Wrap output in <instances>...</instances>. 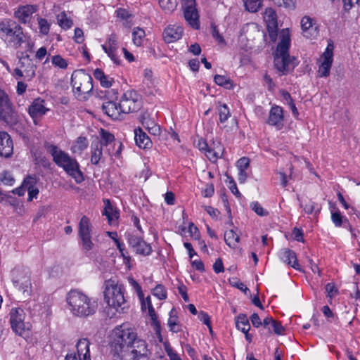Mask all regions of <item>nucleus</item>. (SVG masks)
<instances>
[{"mask_svg":"<svg viewBox=\"0 0 360 360\" xmlns=\"http://www.w3.org/2000/svg\"><path fill=\"white\" fill-rule=\"evenodd\" d=\"M124 286L113 279L105 282L104 299L109 307L117 311H123L126 307L124 296Z\"/></svg>","mask_w":360,"mask_h":360,"instance_id":"nucleus-6","label":"nucleus"},{"mask_svg":"<svg viewBox=\"0 0 360 360\" xmlns=\"http://www.w3.org/2000/svg\"><path fill=\"white\" fill-rule=\"evenodd\" d=\"M145 35L146 34L143 30L139 27L134 28L132 32L133 43L136 46H140L142 44V41L145 37Z\"/></svg>","mask_w":360,"mask_h":360,"instance_id":"nucleus-42","label":"nucleus"},{"mask_svg":"<svg viewBox=\"0 0 360 360\" xmlns=\"http://www.w3.org/2000/svg\"><path fill=\"white\" fill-rule=\"evenodd\" d=\"M326 290L328 293V296L330 298L338 292V289L333 283H328L326 286Z\"/></svg>","mask_w":360,"mask_h":360,"instance_id":"nucleus-62","label":"nucleus"},{"mask_svg":"<svg viewBox=\"0 0 360 360\" xmlns=\"http://www.w3.org/2000/svg\"><path fill=\"white\" fill-rule=\"evenodd\" d=\"M0 33L6 44L14 49H18L25 42L26 36L22 27L11 19L6 18L0 22Z\"/></svg>","mask_w":360,"mask_h":360,"instance_id":"nucleus-5","label":"nucleus"},{"mask_svg":"<svg viewBox=\"0 0 360 360\" xmlns=\"http://www.w3.org/2000/svg\"><path fill=\"white\" fill-rule=\"evenodd\" d=\"M217 110L221 123L225 122L231 116L229 109L226 104L219 103Z\"/></svg>","mask_w":360,"mask_h":360,"instance_id":"nucleus-39","label":"nucleus"},{"mask_svg":"<svg viewBox=\"0 0 360 360\" xmlns=\"http://www.w3.org/2000/svg\"><path fill=\"white\" fill-rule=\"evenodd\" d=\"M264 20L267 25L269 37L272 41H275L278 34V23L274 10L271 8H266L264 13Z\"/></svg>","mask_w":360,"mask_h":360,"instance_id":"nucleus-18","label":"nucleus"},{"mask_svg":"<svg viewBox=\"0 0 360 360\" xmlns=\"http://www.w3.org/2000/svg\"><path fill=\"white\" fill-rule=\"evenodd\" d=\"M236 325L238 330L243 333L248 332L250 329L248 319L245 314H239L236 320Z\"/></svg>","mask_w":360,"mask_h":360,"instance_id":"nucleus-35","label":"nucleus"},{"mask_svg":"<svg viewBox=\"0 0 360 360\" xmlns=\"http://www.w3.org/2000/svg\"><path fill=\"white\" fill-rule=\"evenodd\" d=\"M331 219L336 226H340L342 223V217L340 212H333L331 213Z\"/></svg>","mask_w":360,"mask_h":360,"instance_id":"nucleus-58","label":"nucleus"},{"mask_svg":"<svg viewBox=\"0 0 360 360\" xmlns=\"http://www.w3.org/2000/svg\"><path fill=\"white\" fill-rule=\"evenodd\" d=\"M198 319L204 324L207 325V326H210V323H211L209 315L207 313H205V311H200V313L198 314Z\"/></svg>","mask_w":360,"mask_h":360,"instance_id":"nucleus-64","label":"nucleus"},{"mask_svg":"<svg viewBox=\"0 0 360 360\" xmlns=\"http://www.w3.org/2000/svg\"><path fill=\"white\" fill-rule=\"evenodd\" d=\"M177 325V316H176V311L172 309L169 312V318L168 319V326L171 331L176 333L178 330L175 329Z\"/></svg>","mask_w":360,"mask_h":360,"instance_id":"nucleus-47","label":"nucleus"},{"mask_svg":"<svg viewBox=\"0 0 360 360\" xmlns=\"http://www.w3.org/2000/svg\"><path fill=\"white\" fill-rule=\"evenodd\" d=\"M119 104L122 110V113L136 112L141 106V96L136 91H127L122 96Z\"/></svg>","mask_w":360,"mask_h":360,"instance_id":"nucleus-10","label":"nucleus"},{"mask_svg":"<svg viewBox=\"0 0 360 360\" xmlns=\"http://www.w3.org/2000/svg\"><path fill=\"white\" fill-rule=\"evenodd\" d=\"M37 21L39 32L43 35H47L50 30V23L47 21V20L42 18H38Z\"/></svg>","mask_w":360,"mask_h":360,"instance_id":"nucleus-45","label":"nucleus"},{"mask_svg":"<svg viewBox=\"0 0 360 360\" xmlns=\"http://www.w3.org/2000/svg\"><path fill=\"white\" fill-rule=\"evenodd\" d=\"M88 146V141L87 139L85 137H79L76 143L74 146L72 147V150L74 153L78 152V151H82L84 149H86Z\"/></svg>","mask_w":360,"mask_h":360,"instance_id":"nucleus-43","label":"nucleus"},{"mask_svg":"<svg viewBox=\"0 0 360 360\" xmlns=\"http://www.w3.org/2000/svg\"><path fill=\"white\" fill-rule=\"evenodd\" d=\"M301 27L303 36L307 39H314L319 34L318 27L313 23V19L304 16L301 20Z\"/></svg>","mask_w":360,"mask_h":360,"instance_id":"nucleus-20","label":"nucleus"},{"mask_svg":"<svg viewBox=\"0 0 360 360\" xmlns=\"http://www.w3.org/2000/svg\"><path fill=\"white\" fill-rule=\"evenodd\" d=\"M58 25L63 30H68L73 25L72 19L68 17L65 12H61L57 15Z\"/></svg>","mask_w":360,"mask_h":360,"instance_id":"nucleus-34","label":"nucleus"},{"mask_svg":"<svg viewBox=\"0 0 360 360\" xmlns=\"http://www.w3.org/2000/svg\"><path fill=\"white\" fill-rule=\"evenodd\" d=\"M271 327L274 333L276 335H282L285 330L281 323L276 321V320H274V321L271 323Z\"/></svg>","mask_w":360,"mask_h":360,"instance_id":"nucleus-57","label":"nucleus"},{"mask_svg":"<svg viewBox=\"0 0 360 360\" xmlns=\"http://www.w3.org/2000/svg\"><path fill=\"white\" fill-rule=\"evenodd\" d=\"M243 32L244 33V36L246 38L250 37V34H256L257 35L259 36V30L257 29V26H255L254 24L251 25H247L243 28Z\"/></svg>","mask_w":360,"mask_h":360,"instance_id":"nucleus-48","label":"nucleus"},{"mask_svg":"<svg viewBox=\"0 0 360 360\" xmlns=\"http://www.w3.org/2000/svg\"><path fill=\"white\" fill-rule=\"evenodd\" d=\"M91 150V162L93 165H98L103 156V142L99 141L92 142Z\"/></svg>","mask_w":360,"mask_h":360,"instance_id":"nucleus-27","label":"nucleus"},{"mask_svg":"<svg viewBox=\"0 0 360 360\" xmlns=\"http://www.w3.org/2000/svg\"><path fill=\"white\" fill-rule=\"evenodd\" d=\"M229 281L232 286L237 288L238 289L240 290L245 293H246V292L249 290V289L243 283L239 281L236 278L229 279Z\"/></svg>","mask_w":360,"mask_h":360,"instance_id":"nucleus-55","label":"nucleus"},{"mask_svg":"<svg viewBox=\"0 0 360 360\" xmlns=\"http://www.w3.org/2000/svg\"><path fill=\"white\" fill-rule=\"evenodd\" d=\"M37 179L35 176H27L22 182V186L25 187L26 190H30V188H35V185L37 184Z\"/></svg>","mask_w":360,"mask_h":360,"instance_id":"nucleus-50","label":"nucleus"},{"mask_svg":"<svg viewBox=\"0 0 360 360\" xmlns=\"http://www.w3.org/2000/svg\"><path fill=\"white\" fill-rule=\"evenodd\" d=\"M222 148L220 146L214 149H210L209 148L205 151L207 158L212 162L217 160V159L222 155Z\"/></svg>","mask_w":360,"mask_h":360,"instance_id":"nucleus-41","label":"nucleus"},{"mask_svg":"<svg viewBox=\"0 0 360 360\" xmlns=\"http://www.w3.org/2000/svg\"><path fill=\"white\" fill-rule=\"evenodd\" d=\"M283 110L278 105H274L269 111V115L267 119V124L275 127L277 129H281L283 126Z\"/></svg>","mask_w":360,"mask_h":360,"instance_id":"nucleus-19","label":"nucleus"},{"mask_svg":"<svg viewBox=\"0 0 360 360\" xmlns=\"http://www.w3.org/2000/svg\"><path fill=\"white\" fill-rule=\"evenodd\" d=\"M10 323L13 330L19 335H22L25 330L29 329V323H25V314L21 308H13L10 311Z\"/></svg>","mask_w":360,"mask_h":360,"instance_id":"nucleus-11","label":"nucleus"},{"mask_svg":"<svg viewBox=\"0 0 360 360\" xmlns=\"http://www.w3.org/2000/svg\"><path fill=\"white\" fill-rule=\"evenodd\" d=\"M118 48L117 37L115 34H111L105 44L102 45L103 51L116 65L120 64V56L117 55Z\"/></svg>","mask_w":360,"mask_h":360,"instance_id":"nucleus-16","label":"nucleus"},{"mask_svg":"<svg viewBox=\"0 0 360 360\" xmlns=\"http://www.w3.org/2000/svg\"><path fill=\"white\" fill-rule=\"evenodd\" d=\"M224 240L227 245L235 249L240 243V237L233 229H231L224 233Z\"/></svg>","mask_w":360,"mask_h":360,"instance_id":"nucleus-32","label":"nucleus"},{"mask_svg":"<svg viewBox=\"0 0 360 360\" xmlns=\"http://www.w3.org/2000/svg\"><path fill=\"white\" fill-rule=\"evenodd\" d=\"M183 8L184 18L188 24L193 29H199V15L195 8V1L184 0Z\"/></svg>","mask_w":360,"mask_h":360,"instance_id":"nucleus-13","label":"nucleus"},{"mask_svg":"<svg viewBox=\"0 0 360 360\" xmlns=\"http://www.w3.org/2000/svg\"><path fill=\"white\" fill-rule=\"evenodd\" d=\"M134 139L136 145L141 148H149L152 143L148 136L140 128L134 130Z\"/></svg>","mask_w":360,"mask_h":360,"instance_id":"nucleus-26","label":"nucleus"},{"mask_svg":"<svg viewBox=\"0 0 360 360\" xmlns=\"http://www.w3.org/2000/svg\"><path fill=\"white\" fill-rule=\"evenodd\" d=\"M214 82L219 85L230 89L233 88L232 81L225 75H216L214 77Z\"/></svg>","mask_w":360,"mask_h":360,"instance_id":"nucleus-38","label":"nucleus"},{"mask_svg":"<svg viewBox=\"0 0 360 360\" xmlns=\"http://www.w3.org/2000/svg\"><path fill=\"white\" fill-rule=\"evenodd\" d=\"M101 136L102 138L101 141L103 142V146H107L108 143H111L115 139L113 134L103 129L101 130Z\"/></svg>","mask_w":360,"mask_h":360,"instance_id":"nucleus-53","label":"nucleus"},{"mask_svg":"<svg viewBox=\"0 0 360 360\" xmlns=\"http://www.w3.org/2000/svg\"><path fill=\"white\" fill-rule=\"evenodd\" d=\"M91 224L86 216H83L79 223V237L91 236Z\"/></svg>","mask_w":360,"mask_h":360,"instance_id":"nucleus-30","label":"nucleus"},{"mask_svg":"<svg viewBox=\"0 0 360 360\" xmlns=\"http://www.w3.org/2000/svg\"><path fill=\"white\" fill-rule=\"evenodd\" d=\"M213 269L214 272L217 274L223 272L224 271L223 262L221 258H218L216 259L215 262L213 264Z\"/></svg>","mask_w":360,"mask_h":360,"instance_id":"nucleus-60","label":"nucleus"},{"mask_svg":"<svg viewBox=\"0 0 360 360\" xmlns=\"http://www.w3.org/2000/svg\"><path fill=\"white\" fill-rule=\"evenodd\" d=\"M51 63L56 67L61 69L68 68V62L60 55H56L51 57Z\"/></svg>","mask_w":360,"mask_h":360,"instance_id":"nucleus-44","label":"nucleus"},{"mask_svg":"<svg viewBox=\"0 0 360 360\" xmlns=\"http://www.w3.org/2000/svg\"><path fill=\"white\" fill-rule=\"evenodd\" d=\"M0 119L7 124L14 125L18 122V115L13 109L8 95L0 89Z\"/></svg>","mask_w":360,"mask_h":360,"instance_id":"nucleus-9","label":"nucleus"},{"mask_svg":"<svg viewBox=\"0 0 360 360\" xmlns=\"http://www.w3.org/2000/svg\"><path fill=\"white\" fill-rule=\"evenodd\" d=\"M280 257L283 262L291 266L295 269H300V264L297 262L296 254L292 250L288 248L281 250Z\"/></svg>","mask_w":360,"mask_h":360,"instance_id":"nucleus-25","label":"nucleus"},{"mask_svg":"<svg viewBox=\"0 0 360 360\" xmlns=\"http://www.w3.org/2000/svg\"><path fill=\"white\" fill-rule=\"evenodd\" d=\"M89 345V341L87 339H80L76 345L77 354L75 352L68 354L65 360H91Z\"/></svg>","mask_w":360,"mask_h":360,"instance_id":"nucleus-14","label":"nucleus"},{"mask_svg":"<svg viewBox=\"0 0 360 360\" xmlns=\"http://www.w3.org/2000/svg\"><path fill=\"white\" fill-rule=\"evenodd\" d=\"M13 145L10 135L5 131H0V155L8 158L13 154Z\"/></svg>","mask_w":360,"mask_h":360,"instance_id":"nucleus-22","label":"nucleus"},{"mask_svg":"<svg viewBox=\"0 0 360 360\" xmlns=\"http://www.w3.org/2000/svg\"><path fill=\"white\" fill-rule=\"evenodd\" d=\"M165 351L170 360H181L180 356L169 345H165Z\"/></svg>","mask_w":360,"mask_h":360,"instance_id":"nucleus-59","label":"nucleus"},{"mask_svg":"<svg viewBox=\"0 0 360 360\" xmlns=\"http://www.w3.org/2000/svg\"><path fill=\"white\" fill-rule=\"evenodd\" d=\"M300 207H303L305 213L308 214H314V215H318L321 211V207H318V204L310 199H305L302 201Z\"/></svg>","mask_w":360,"mask_h":360,"instance_id":"nucleus-29","label":"nucleus"},{"mask_svg":"<svg viewBox=\"0 0 360 360\" xmlns=\"http://www.w3.org/2000/svg\"><path fill=\"white\" fill-rule=\"evenodd\" d=\"M280 42L276 47L274 56V66L281 75L287 74L290 69L294 68L292 60L289 54L290 46V37L288 29H283L280 32Z\"/></svg>","mask_w":360,"mask_h":360,"instance_id":"nucleus-4","label":"nucleus"},{"mask_svg":"<svg viewBox=\"0 0 360 360\" xmlns=\"http://www.w3.org/2000/svg\"><path fill=\"white\" fill-rule=\"evenodd\" d=\"M214 188L213 184H207L205 188L202 191V195L205 198H210L213 195Z\"/></svg>","mask_w":360,"mask_h":360,"instance_id":"nucleus-61","label":"nucleus"},{"mask_svg":"<svg viewBox=\"0 0 360 360\" xmlns=\"http://www.w3.org/2000/svg\"><path fill=\"white\" fill-rule=\"evenodd\" d=\"M148 315L153 321L157 335L160 336V322L157 320V315L155 314V309L152 304L150 303H148Z\"/></svg>","mask_w":360,"mask_h":360,"instance_id":"nucleus-40","label":"nucleus"},{"mask_svg":"<svg viewBox=\"0 0 360 360\" xmlns=\"http://www.w3.org/2000/svg\"><path fill=\"white\" fill-rule=\"evenodd\" d=\"M153 295L157 297L159 300H165L167 298V291L162 285H158L153 289Z\"/></svg>","mask_w":360,"mask_h":360,"instance_id":"nucleus-49","label":"nucleus"},{"mask_svg":"<svg viewBox=\"0 0 360 360\" xmlns=\"http://www.w3.org/2000/svg\"><path fill=\"white\" fill-rule=\"evenodd\" d=\"M128 281L131 286L136 292L139 299L143 300V293L141 287L139 285V284L132 277H129L128 278Z\"/></svg>","mask_w":360,"mask_h":360,"instance_id":"nucleus-54","label":"nucleus"},{"mask_svg":"<svg viewBox=\"0 0 360 360\" xmlns=\"http://www.w3.org/2000/svg\"><path fill=\"white\" fill-rule=\"evenodd\" d=\"M48 110L44 105V101L39 98L34 99L28 108L29 114L33 119L41 117Z\"/></svg>","mask_w":360,"mask_h":360,"instance_id":"nucleus-24","label":"nucleus"},{"mask_svg":"<svg viewBox=\"0 0 360 360\" xmlns=\"http://www.w3.org/2000/svg\"><path fill=\"white\" fill-rule=\"evenodd\" d=\"M110 348L114 360H149L146 341L137 338L134 330L125 325L112 330Z\"/></svg>","mask_w":360,"mask_h":360,"instance_id":"nucleus-1","label":"nucleus"},{"mask_svg":"<svg viewBox=\"0 0 360 360\" xmlns=\"http://www.w3.org/2000/svg\"><path fill=\"white\" fill-rule=\"evenodd\" d=\"M161 8L166 13H171L176 10L177 6L176 0H158Z\"/></svg>","mask_w":360,"mask_h":360,"instance_id":"nucleus-37","label":"nucleus"},{"mask_svg":"<svg viewBox=\"0 0 360 360\" xmlns=\"http://www.w3.org/2000/svg\"><path fill=\"white\" fill-rule=\"evenodd\" d=\"M153 72L149 69L144 70V79H143V84L146 85L148 88V89H145L146 93L148 94H153L154 92V83L153 81Z\"/></svg>","mask_w":360,"mask_h":360,"instance_id":"nucleus-33","label":"nucleus"},{"mask_svg":"<svg viewBox=\"0 0 360 360\" xmlns=\"http://www.w3.org/2000/svg\"><path fill=\"white\" fill-rule=\"evenodd\" d=\"M250 165V160L246 157L240 158L237 162V168L238 170H246Z\"/></svg>","mask_w":360,"mask_h":360,"instance_id":"nucleus-56","label":"nucleus"},{"mask_svg":"<svg viewBox=\"0 0 360 360\" xmlns=\"http://www.w3.org/2000/svg\"><path fill=\"white\" fill-rule=\"evenodd\" d=\"M94 76L96 79L99 80L101 85L105 88L110 87L114 82L112 78L105 75L104 72L98 68L94 70Z\"/></svg>","mask_w":360,"mask_h":360,"instance_id":"nucleus-31","label":"nucleus"},{"mask_svg":"<svg viewBox=\"0 0 360 360\" xmlns=\"http://www.w3.org/2000/svg\"><path fill=\"white\" fill-rule=\"evenodd\" d=\"M250 321L254 327L259 328L262 325L259 315L257 313H254L250 316Z\"/></svg>","mask_w":360,"mask_h":360,"instance_id":"nucleus-63","label":"nucleus"},{"mask_svg":"<svg viewBox=\"0 0 360 360\" xmlns=\"http://www.w3.org/2000/svg\"><path fill=\"white\" fill-rule=\"evenodd\" d=\"M251 209L259 216L265 217L269 214V212L264 209L262 206L257 201L250 203Z\"/></svg>","mask_w":360,"mask_h":360,"instance_id":"nucleus-46","label":"nucleus"},{"mask_svg":"<svg viewBox=\"0 0 360 360\" xmlns=\"http://www.w3.org/2000/svg\"><path fill=\"white\" fill-rule=\"evenodd\" d=\"M126 238L129 245L136 254L147 256L151 253L152 248L150 245L144 241L141 236L128 231L126 233Z\"/></svg>","mask_w":360,"mask_h":360,"instance_id":"nucleus-12","label":"nucleus"},{"mask_svg":"<svg viewBox=\"0 0 360 360\" xmlns=\"http://www.w3.org/2000/svg\"><path fill=\"white\" fill-rule=\"evenodd\" d=\"M245 10L256 13L262 6L263 0H243Z\"/></svg>","mask_w":360,"mask_h":360,"instance_id":"nucleus-36","label":"nucleus"},{"mask_svg":"<svg viewBox=\"0 0 360 360\" xmlns=\"http://www.w3.org/2000/svg\"><path fill=\"white\" fill-rule=\"evenodd\" d=\"M38 11V6L27 4L20 6L14 12V17L22 24L29 23L32 15Z\"/></svg>","mask_w":360,"mask_h":360,"instance_id":"nucleus-17","label":"nucleus"},{"mask_svg":"<svg viewBox=\"0 0 360 360\" xmlns=\"http://www.w3.org/2000/svg\"><path fill=\"white\" fill-rule=\"evenodd\" d=\"M333 44H328L325 51L321 56V62L318 70V75L320 77H326L330 75V70L333 60Z\"/></svg>","mask_w":360,"mask_h":360,"instance_id":"nucleus-15","label":"nucleus"},{"mask_svg":"<svg viewBox=\"0 0 360 360\" xmlns=\"http://www.w3.org/2000/svg\"><path fill=\"white\" fill-rule=\"evenodd\" d=\"M82 240V249L85 251H89L93 249L94 243L91 241V236L79 237Z\"/></svg>","mask_w":360,"mask_h":360,"instance_id":"nucleus-52","label":"nucleus"},{"mask_svg":"<svg viewBox=\"0 0 360 360\" xmlns=\"http://www.w3.org/2000/svg\"><path fill=\"white\" fill-rule=\"evenodd\" d=\"M66 301L72 315L80 318L94 314L98 308L96 300L78 290H71L67 294Z\"/></svg>","mask_w":360,"mask_h":360,"instance_id":"nucleus-2","label":"nucleus"},{"mask_svg":"<svg viewBox=\"0 0 360 360\" xmlns=\"http://www.w3.org/2000/svg\"><path fill=\"white\" fill-rule=\"evenodd\" d=\"M104 211L103 214L106 216L108 222L111 224L113 221L117 220L119 217V212L110 203L109 200H104Z\"/></svg>","mask_w":360,"mask_h":360,"instance_id":"nucleus-28","label":"nucleus"},{"mask_svg":"<svg viewBox=\"0 0 360 360\" xmlns=\"http://www.w3.org/2000/svg\"><path fill=\"white\" fill-rule=\"evenodd\" d=\"M47 150L51 155L56 165L63 168L77 183H81L84 181L83 174L79 169V165L76 159L72 158L68 153L54 145L48 146Z\"/></svg>","mask_w":360,"mask_h":360,"instance_id":"nucleus-3","label":"nucleus"},{"mask_svg":"<svg viewBox=\"0 0 360 360\" xmlns=\"http://www.w3.org/2000/svg\"><path fill=\"white\" fill-rule=\"evenodd\" d=\"M182 34V27L177 25H170L165 29L163 39L167 43H172L181 39Z\"/></svg>","mask_w":360,"mask_h":360,"instance_id":"nucleus-21","label":"nucleus"},{"mask_svg":"<svg viewBox=\"0 0 360 360\" xmlns=\"http://www.w3.org/2000/svg\"><path fill=\"white\" fill-rule=\"evenodd\" d=\"M102 110L108 117L112 120H118L120 118L122 110L120 104L112 101H105L102 104Z\"/></svg>","mask_w":360,"mask_h":360,"instance_id":"nucleus-23","label":"nucleus"},{"mask_svg":"<svg viewBox=\"0 0 360 360\" xmlns=\"http://www.w3.org/2000/svg\"><path fill=\"white\" fill-rule=\"evenodd\" d=\"M0 180L4 184L8 186H12L15 182V179L12 174L6 171L1 174Z\"/></svg>","mask_w":360,"mask_h":360,"instance_id":"nucleus-51","label":"nucleus"},{"mask_svg":"<svg viewBox=\"0 0 360 360\" xmlns=\"http://www.w3.org/2000/svg\"><path fill=\"white\" fill-rule=\"evenodd\" d=\"M71 84L75 96L81 101L86 100L93 89L92 77L84 70L73 72Z\"/></svg>","mask_w":360,"mask_h":360,"instance_id":"nucleus-7","label":"nucleus"},{"mask_svg":"<svg viewBox=\"0 0 360 360\" xmlns=\"http://www.w3.org/2000/svg\"><path fill=\"white\" fill-rule=\"evenodd\" d=\"M13 285L22 292L25 297H28L32 292L30 272L25 267L16 266L11 272Z\"/></svg>","mask_w":360,"mask_h":360,"instance_id":"nucleus-8","label":"nucleus"}]
</instances>
